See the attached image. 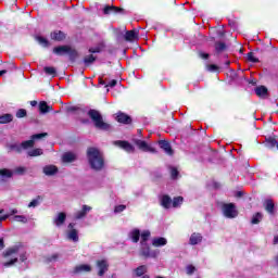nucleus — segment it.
Here are the masks:
<instances>
[{
    "label": "nucleus",
    "instance_id": "obj_1",
    "mask_svg": "<svg viewBox=\"0 0 278 278\" xmlns=\"http://www.w3.org/2000/svg\"><path fill=\"white\" fill-rule=\"evenodd\" d=\"M87 160L92 170H103V166H105V161L103 160V154L101 153V151H99V149L89 148L87 150Z\"/></svg>",
    "mask_w": 278,
    "mask_h": 278
},
{
    "label": "nucleus",
    "instance_id": "obj_2",
    "mask_svg": "<svg viewBox=\"0 0 278 278\" xmlns=\"http://www.w3.org/2000/svg\"><path fill=\"white\" fill-rule=\"evenodd\" d=\"M18 253H21V245H14L12 248H9L4 252V257H9L10 261L2 263V265L5 268H10V266H14V264H16V262H18V256H17Z\"/></svg>",
    "mask_w": 278,
    "mask_h": 278
},
{
    "label": "nucleus",
    "instance_id": "obj_3",
    "mask_svg": "<svg viewBox=\"0 0 278 278\" xmlns=\"http://www.w3.org/2000/svg\"><path fill=\"white\" fill-rule=\"evenodd\" d=\"M88 116L91 118L97 129H102L103 131H108V129H110V124L103 122V116H101V113H99V111L89 110Z\"/></svg>",
    "mask_w": 278,
    "mask_h": 278
},
{
    "label": "nucleus",
    "instance_id": "obj_4",
    "mask_svg": "<svg viewBox=\"0 0 278 278\" xmlns=\"http://www.w3.org/2000/svg\"><path fill=\"white\" fill-rule=\"evenodd\" d=\"M53 53L55 55H68L70 60H75L77 58V50L71 48L70 46H59L53 48Z\"/></svg>",
    "mask_w": 278,
    "mask_h": 278
},
{
    "label": "nucleus",
    "instance_id": "obj_5",
    "mask_svg": "<svg viewBox=\"0 0 278 278\" xmlns=\"http://www.w3.org/2000/svg\"><path fill=\"white\" fill-rule=\"evenodd\" d=\"M222 214L225 218H236L238 217V208L233 203H224L222 204Z\"/></svg>",
    "mask_w": 278,
    "mask_h": 278
},
{
    "label": "nucleus",
    "instance_id": "obj_6",
    "mask_svg": "<svg viewBox=\"0 0 278 278\" xmlns=\"http://www.w3.org/2000/svg\"><path fill=\"white\" fill-rule=\"evenodd\" d=\"M139 255L142 257H157V255H160V251L151 250L149 243H140Z\"/></svg>",
    "mask_w": 278,
    "mask_h": 278
},
{
    "label": "nucleus",
    "instance_id": "obj_7",
    "mask_svg": "<svg viewBox=\"0 0 278 278\" xmlns=\"http://www.w3.org/2000/svg\"><path fill=\"white\" fill-rule=\"evenodd\" d=\"M132 142L136 144V147H138L140 151H143L144 153H157L155 148L147 143L144 140L134 139Z\"/></svg>",
    "mask_w": 278,
    "mask_h": 278
},
{
    "label": "nucleus",
    "instance_id": "obj_8",
    "mask_svg": "<svg viewBox=\"0 0 278 278\" xmlns=\"http://www.w3.org/2000/svg\"><path fill=\"white\" fill-rule=\"evenodd\" d=\"M96 268L98 269V276L103 277L110 270V263L105 258H100L96 262Z\"/></svg>",
    "mask_w": 278,
    "mask_h": 278
},
{
    "label": "nucleus",
    "instance_id": "obj_9",
    "mask_svg": "<svg viewBox=\"0 0 278 278\" xmlns=\"http://www.w3.org/2000/svg\"><path fill=\"white\" fill-rule=\"evenodd\" d=\"M46 136H47V132L33 135L29 140L22 142V149H24V150L31 149V147H34V144H36V140L46 138Z\"/></svg>",
    "mask_w": 278,
    "mask_h": 278
},
{
    "label": "nucleus",
    "instance_id": "obj_10",
    "mask_svg": "<svg viewBox=\"0 0 278 278\" xmlns=\"http://www.w3.org/2000/svg\"><path fill=\"white\" fill-rule=\"evenodd\" d=\"M67 229V240H71L72 242H79V232L75 229V224H70Z\"/></svg>",
    "mask_w": 278,
    "mask_h": 278
},
{
    "label": "nucleus",
    "instance_id": "obj_11",
    "mask_svg": "<svg viewBox=\"0 0 278 278\" xmlns=\"http://www.w3.org/2000/svg\"><path fill=\"white\" fill-rule=\"evenodd\" d=\"M113 144H115V147H119V149H123L126 153H134V151H136V148L128 141L117 140L114 141Z\"/></svg>",
    "mask_w": 278,
    "mask_h": 278
},
{
    "label": "nucleus",
    "instance_id": "obj_12",
    "mask_svg": "<svg viewBox=\"0 0 278 278\" xmlns=\"http://www.w3.org/2000/svg\"><path fill=\"white\" fill-rule=\"evenodd\" d=\"M89 212H92V207L88 205H83V208L74 214V218L76 220H81V218H86Z\"/></svg>",
    "mask_w": 278,
    "mask_h": 278
},
{
    "label": "nucleus",
    "instance_id": "obj_13",
    "mask_svg": "<svg viewBox=\"0 0 278 278\" xmlns=\"http://www.w3.org/2000/svg\"><path fill=\"white\" fill-rule=\"evenodd\" d=\"M92 271V266L88 264H80L74 267V275H81V273H91Z\"/></svg>",
    "mask_w": 278,
    "mask_h": 278
},
{
    "label": "nucleus",
    "instance_id": "obj_14",
    "mask_svg": "<svg viewBox=\"0 0 278 278\" xmlns=\"http://www.w3.org/2000/svg\"><path fill=\"white\" fill-rule=\"evenodd\" d=\"M201 242H203V235L200 232L191 233L189 238V244H191V247H197V244H201Z\"/></svg>",
    "mask_w": 278,
    "mask_h": 278
},
{
    "label": "nucleus",
    "instance_id": "obj_15",
    "mask_svg": "<svg viewBox=\"0 0 278 278\" xmlns=\"http://www.w3.org/2000/svg\"><path fill=\"white\" fill-rule=\"evenodd\" d=\"M159 147L161 149H163V151L167 154V155H173V148L170 147V143L166 140H161L159 141Z\"/></svg>",
    "mask_w": 278,
    "mask_h": 278
},
{
    "label": "nucleus",
    "instance_id": "obj_16",
    "mask_svg": "<svg viewBox=\"0 0 278 278\" xmlns=\"http://www.w3.org/2000/svg\"><path fill=\"white\" fill-rule=\"evenodd\" d=\"M168 244V240L164 237H155L152 239V245L160 248V247H166Z\"/></svg>",
    "mask_w": 278,
    "mask_h": 278
},
{
    "label": "nucleus",
    "instance_id": "obj_17",
    "mask_svg": "<svg viewBox=\"0 0 278 278\" xmlns=\"http://www.w3.org/2000/svg\"><path fill=\"white\" fill-rule=\"evenodd\" d=\"M53 223H54L55 227H62V225H64V223H66V213H59L54 217Z\"/></svg>",
    "mask_w": 278,
    "mask_h": 278
},
{
    "label": "nucleus",
    "instance_id": "obj_18",
    "mask_svg": "<svg viewBox=\"0 0 278 278\" xmlns=\"http://www.w3.org/2000/svg\"><path fill=\"white\" fill-rule=\"evenodd\" d=\"M43 174L48 177H53V175L58 174V167L55 165H46L43 167Z\"/></svg>",
    "mask_w": 278,
    "mask_h": 278
},
{
    "label": "nucleus",
    "instance_id": "obj_19",
    "mask_svg": "<svg viewBox=\"0 0 278 278\" xmlns=\"http://www.w3.org/2000/svg\"><path fill=\"white\" fill-rule=\"evenodd\" d=\"M255 93L261 99H266L268 97V88L265 86H258L255 88Z\"/></svg>",
    "mask_w": 278,
    "mask_h": 278
},
{
    "label": "nucleus",
    "instance_id": "obj_20",
    "mask_svg": "<svg viewBox=\"0 0 278 278\" xmlns=\"http://www.w3.org/2000/svg\"><path fill=\"white\" fill-rule=\"evenodd\" d=\"M50 37H51V40H56V42H62V40L66 38V35H64V33L61 30H55L51 33Z\"/></svg>",
    "mask_w": 278,
    "mask_h": 278
},
{
    "label": "nucleus",
    "instance_id": "obj_21",
    "mask_svg": "<svg viewBox=\"0 0 278 278\" xmlns=\"http://www.w3.org/2000/svg\"><path fill=\"white\" fill-rule=\"evenodd\" d=\"M125 40H127V42H134V40H138V31L137 30L126 31Z\"/></svg>",
    "mask_w": 278,
    "mask_h": 278
},
{
    "label": "nucleus",
    "instance_id": "obj_22",
    "mask_svg": "<svg viewBox=\"0 0 278 278\" xmlns=\"http://www.w3.org/2000/svg\"><path fill=\"white\" fill-rule=\"evenodd\" d=\"M116 121L117 123H124L125 125H129V123H131V117H129L125 113H118L116 116Z\"/></svg>",
    "mask_w": 278,
    "mask_h": 278
},
{
    "label": "nucleus",
    "instance_id": "obj_23",
    "mask_svg": "<svg viewBox=\"0 0 278 278\" xmlns=\"http://www.w3.org/2000/svg\"><path fill=\"white\" fill-rule=\"evenodd\" d=\"M161 205L165 210H168V208H170V205H173V200L168 195H162L161 197Z\"/></svg>",
    "mask_w": 278,
    "mask_h": 278
},
{
    "label": "nucleus",
    "instance_id": "obj_24",
    "mask_svg": "<svg viewBox=\"0 0 278 278\" xmlns=\"http://www.w3.org/2000/svg\"><path fill=\"white\" fill-rule=\"evenodd\" d=\"M76 160H77V155L73 152L64 153L62 156V161L65 162L66 164L71 162H75Z\"/></svg>",
    "mask_w": 278,
    "mask_h": 278
},
{
    "label": "nucleus",
    "instance_id": "obj_25",
    "mask_svg": "<svg viewBox=\"0 0 278 278\" xmlns=\"http://www.w3.org/2000/svg\"><path fill=\"white\" fill-rule=\"evenodd\" d=\"M128 236L130 240H132V242L135 243H138L140 241V230L138 228L132 229Z\"/></svg>",
    "mask_w": 278,
    "mask_h": 278
},
{
    "label": "nucleus",
    "instance_id": "obj_26",
    "mask_svg": "<svg viewBox=\"0 0 278 278\" xmlns=\"http://www.w3.org/2000/svg\"><path fill=\"white\" fill-rule=\"evenodd\" d=\"M151 238V231L149 230H143L141 232V240L140 244H149V239Z\"/></svg>",
    "mask_w": 278,
    "mask_h": 278
},
{
    "label": "nucleus",
    "instance_id": "obj_27",
    "mask_svg": "<svg viewBox=\"0 0 278 278\" xmlns=\"http://www.w3.org/2000/svg\"><path fill=\"white\" fill-rule=\"evenodd\" d=\"M11 220H15V223H22L23 225H27V223H29V219H27V216L25 215H15L11 218Z\"/></svg>",
    "mask_w": 278,
    "mask_h": 278
},
{
    "label": "nucleus",
    "instance_id": "obj_28",
    "mask_svg": "<svg viewBox=\"0 0 278 278\" xmlns=\"http://www.w3.org/2000/svg\"><path fill=\"white\" fill-rule=\"evenodd\" d=\"M265 210L268 214H275V203H273V200L265 201Z\"/></svg>",
    "mask_w": 278,
    "mask_h": 278
},
{
    "label": "nucleus",
    "instance_id": "obj_29",
    "mask_svg": "<svg viewBox=\"0 0 278 278\" xmlns=\"http://www.w3.org/2000/svg\"><path fill=\"white\" fill-rule=\"evenodd\" d=\"M42 153H43L42 149L36 148V149L28 151L27 155L29 157H38V156L42 155Z\"/></svg>",
    "mask_w": 278,
    "mask_h": 278
},
{
    "label": "nucleus",
    "instance_id": "obj_30",
    "mask_svg": "<svg viewBox=\"0 0 278 278\" xmlns=\"http://www.w3.org/2000/svg\"><path fill=\"white\" fill-rule=\"evenodd\" d=\"M12 114H4L0 116V125H7V123H12Z\"/></svg>",
    "mask_w": 278,
    "mask_h": 278
},
{
    "label": "nucleus",
    "instance_id": "obj_31",
    "mask_svg": "<svg viewBox=\"0 0 278 278\" xmlns=\"http://www.w3.org/2000/svg\"><path fill=\"white\" fill-rule=\"evenodd\" d=\"M39 110L41 114H47L48 112H51V106L47 104V102L42 101L39 103Z\"/></svg>",
    "mask_w": 278,
    "mask_h": 278
},
{
    "label": "nucleus",
    "instance_id": "obj_32",
    "mask_svg": "<svg viewBox=\"0 0 278 278\" xmlns=\"http://www.w3.org/2000/svg\"><path fill=\"white\" fill-rule=\"evenodd\" d=\"M17 213H18V210L12 208L8 214L0 216V223H3V220H8V218H10V216H15V214H17Z\"/></svg>",
    "mask_w": 278,
    "mask_h": 278
},
{
    "label": "nucleus",
    "instance_id": "obj_33",
    "mask_svg": "<svg viewBox=\"0 0 278 278\" xmlns=\"http://www.w3.org/2000/svg\"><path fill=\"white\" fill-rule=\"evenodd\" d=\"M103 12L104 14H118V12H121V9L116 7H105Z\"/></svg>",
    "mask_w": 278,
    "mask_h": 278
},
{
    "label": "nucleus",
    "instance_id": "obj_34",
    "mask_svg": "<svg viewBox=\"0 0 278 278\" xmlns=\"http://www.w3.org/2000/svg\"><path fill=\"white\" fill-rule=\"evenodd\" d=\"M43 71H45L46 75H50L51 77H55V75L58 73L55 71V67H53V66H46V67H43Z\"/></svg>",
    "mask_w": 278,
    "mask_h": 278
},
{
    "label": "nucleus",
    "instance_id": "obj_35",
    "mask_svg": "<svg viewBox=\"0 0 278 278\" xmlns=\"http://www.w3.org/2000/svg\"><path fill=\"white\" fill-rule=\"evenodd\" d=\"M137 277H142L147 273V265H141L135 269Z\"/></svg>",
    "mask_w": 278,
    "mask_h": 278
},
{
    "label": "nucleus",
    "instance_id": "obj_36",
    "mask_svg": "<svg viewBox=\"0 0 278 278\" xmlns=\"http://www.w3.org/2000/svg\"><path fill=\"white\" fill-rule=\"evenodd\" d=\"M10 151H15L16 153H21V151H23V146L22 143H13L9 146Z\"/></svg>",
    "mask_w": 278,
    "mask_h": 278
},
{
    "label": "nucleus",
    "instance_id": "obj_37",
    "mask_svg": "<svg viewBox=\"0 0 278 278\" xmlns=\"http://www.w3.org/2000/svg\"><path fill=\"white\" fill-rule=\"evenodd\" d=\"M35 38H36L37 42L39 45H41V47H49V40H47V38L41 37V36H37Z\"/></svg>",
    "mask_w": 278,
    "mask_h": 278
},
{
    "label": "nucleus",
    "instance_id": "obj_38",
    "mask_svg": "<svg viewBox=\"0 0 278 278\" xmlns=\"http://www.w3.org/2000/svg\"><path fill=\"white\" fill-rule=\"evenodd\" d=\"M94 60H97V58L92 54L85 56L84 59V63L86 64V66H90V64H92V62H94Z\"/></svg>",
    "mask_w": 278,
    "mask_h": 278
},
{
    "label": "nucleus",
    "instance_id": "obj_39",
    "mask_svg": "<svg viewBox=\"0 0 278 278\" xmlns=\"http://www.w3.org/2000/svg\"><path fill=\"white\" fill-rule=\"evenodd\" d=\"M266 147H268L269 149H275V147H277V140H275L274 138L266 139Z\"/></svg>",
    "mask_w": 278,
    "mask_h": 278
},
{
    "label": "nucleus",
    "instance_id": "obj_40",
    "mask_svg": "<svg viewBox=\"0 0 278 278\" xmlns=\"http://www.w3.org/2000/svg\"><path fill=\"white\" fill-rule=\"evenodd\" d=\"M181 203H184V198L181 197L174 198V200L172 201L173 207H179Z\"/></svg>",
    "mask_w": 278,
    "mask_h": 278
},
{
    "label": "nucleus",
    "instance_id": "obj_41",
    "mask_svg": "<svg viewBox=\"0 0 278 278\" xmlns=\"http://www.w3.org/2000/svg\"><path fill=\"white\" fill-rule=\"evenodd\" d=\"M215 49H216L217 53H222V51H225L227 49V46L223 42H216Z\"/></svg>",
    "mask_w": 278,
    "mask_h": 278
},
{
    "label": "nucleus",
    "instance_id": "obj_42",
    "mask_svg": "<svg viewBox=\"0 0 278 278\" xmlns=\"http://www.w3.org/2000/svg\"><path fill=\"white\" fill-rule=\"evenodd\" d=\"M263 216L262 213H256L253 217H252V225H257L260 224V222L262 220Z\"/></svg>",
    "mask_w": 278,
    "mask_h": 278
},
{
    "label": "nucleus",
    "instance_id": "obj_43",
    "mask_svg": "<svg viewBox=\"0 0 278 278\" xmlns=\"http://www.w3.org/2000/svg\"><path fill=\"white\" fill-rule=\"evenodd\" d=\"M169 173L172 179H177L179 177V170H177L176 167H170Z\"/></svg>",
    "mask_w": 278,
    "mask_h": 278
},
{
    "label": "nucleus",
    "instance_id": "obj_44",
    "mask_svg": "<svg viewBox=\"0 0 278 278\" xmlns=\"http://www.w3.org/2000/svg\"><path fill=\"white\" fill-rule=\"evenodd\" d=\"M125 210H127V206L125 204H119V205L115 206L114 213L121 214V212H125Z\"/></svg>",
    "mask_w": 278,
    "mask_h": 278
},
{
    "label": "nucleus",
    "instance_id": "obj_45",
    "mask_svg": "<svg viewBox=\"0 0 278 278\" xmlns=\"http://www.w3.org/2000/svg\"><path fill=\"white\" fill-rule=\"evenodd\" d=\"M0 176L10 178V177H12V170H10V169H0Z\"/></svg>",
    "mask_w": 278,
    "mask_h": 278
},
{
    "label": "nucleus",
    "instance_id": "obj_46",
    "mask_svg": "<svg viewBox=\"0 0 278 278\" xmlns=\"http://www.w3.org/2000/svg\"><path fill=\"white\" fill-rule=\"evenodd\" d=\"M25 116H27V111H26V110L20 109V110L16 112V117H17V118H25Z\"/></svg>",
    "mask_w": 278,
    "mask_h": 278
},
{
    "label": "nucleus",
    "instance_id": "obj_47",
    "mask_svg": "<svg viewBox=\"0 0 278 278\" xmlns=\"http://www.w3.org/2000/svg\"><path fill=\"white\" fill-rule=\"evenodd\" d=\"M40 205V198H37L33 200L30 203H28V207H38Z\"/></svg>",
    "mask_w": 278,
    "mask_h": 278
},
{
    "label": "nucleus",
    "instance_id": "obj_48",
    "mask_svg": "<svg viewBox=\"0 0 278 278\" xmlns=\"http://www.w3.org/2000/svg\"><path fill=\"white\" fill-rule=\"evenodd\" d=\"M59 258H60V254L54 253L47 257V262H58Z\"/></svg>",
    "mask_w": 278,
    "mask_h": 278
},
{
    "label": "nucleus",
    "instance_id": "obj_49",
    "mask_svg": "<svg viewBox=\"0 0 278 278\" xmlns=\"http://www.w3.org/2000/svg\"><path fill=\"white\" fill-rule=\"evenodd\" d=\"M194 270H197V268H195L194 266H192V265H188V266L186 267V273H187V275H193V274H194Z\"/></svg>",
    "mask_w": 278,
    "mask_h": 278
},
{
    "label": "nucleus",
    "instance_id": "obj_50",
    "mask_svg": "<svg viewBox=\"0 0 278 278\" xmlns=\"http://www.w3.org/2000/svg\"><path fill=\"white\" fill-rule=\"evenodd\" d=\"M248 60L249 62H258L257 58H255V54L253 52L248 53Z\"/></svg>",
    "mask_w": 278,
    "mask_h": 278
},
{
    "label": "nucleus",
    "instance_id": "obj_51",
    "mask_svg": "<svg viewBox=\"0 0 278 278\" xmlns=\"http://www.w3.org/2000/svg\"><path fill=\"white\" fill-rule=\"evenodd\" d=\"M206 70L210 71V73H215V71H218V66L211 64L206 66Z\"/></svg>",
    "mask_w": 278,
    "mask_h": 278
},
{
    "label": "nucleus",
    "instance_id": "obj_52",
    "mask_svg": "<svg viewBox=\"0 0 278 278\" xmlns=\"http://www.w3.org/2000/svg\"><path fill=\"white\" fill-rule=\"evenodd\" d=\"M118 84L116 79L111 80L108 85H105V88H114Z\"/></svg>",
    "mask_w": 278,
    "mask_h": 278
},
{
    "label": "nucleus",
    "instance_id": "obj_53",
    "mask_svg": "<svg viewBox=\"0 0 278 278\" xmlns=\"http://www.w3.org/2000/svg\"><path fill=\"white\" fill-rule=\"evenodd\" d=\"M101 52V48L97 47V48H90L89 49V53H100Z\"/></svg>",
    "mask_w": 278,
    "mask_h": 278
},
{
    "label": "nucleus",
    "instance_id": "obj_54",
    "mask_svg": "<svg viewBox=\"0 0 278 278\" xmlns=\"http://www.w3.org/2000/svg\"><path fill=\"white\" fill-rule=\"evenodd\" d=\"M20 260H21V262H26V260H27V253L22 252V253L20 254Z\"/></svg>",
    "mask_w": 278,
    "mask_h": 278
},
{
    "label": "nucleus",
    "instance_id": "obj_55",
    "mask_svg": "<svg viewBox=\"0 0 278 278\" xmlns=\"http://www.w3.org/2000/svg\"><path fill=\"white\" fill-rule=\"evenodd\" d=\"M200 58H202V60H207L210 58V54L201 52Z\"/></svg>",
    "mask_w": 278,
    "mask_h": 278
},
{
    "label": "nucleus",
    "instance_id": "obj_56",
    "mask_svg": "<svg viewBox=\"0 0 278 278\" xmlns=\"http://www.w3.org/2000/svg\"><path fill=\"white\" fill-rule=\"evenodd\" d=\"M15 173H17L18 175H21V173H25V167H17L15 169Z\"/></svg>",
    "mask_w": 278,
    "mask_h": 278
},
{
    "label": "nucleus",
    "instance_id": "obj_57",
    "mask_svg": "<svg viewBox=\"0 0 278 278\" xmlns=\"http://www.w3.org/2000/svg\"><path fill=\"white\" fill-rule=\"evenodd\" d=\"M30 105L33 106V108H36V105H38V102L37 101H30Z\"/></svg>",
    "mask_w": 278,
    "mask_h": 278
},
{
    "label": "nucleus",
    "instance_id": "obj_58",
    "mask_svg": "<svg viewBox=\"0 0 278 278\" xmlns=\"http://www.w3.org/2000/svg\"><path fill=\"white\" fill-rule=\"evenodd\" d=\"M99 84H100L101 86H105V80L102 79V78H100V79H99Z\"/></svg>",
    "mask_w": 278,
    "mask_h": 278
},
{
    "label": "nucleus",
    "instance_id": "obj_59",
    "mask_svg": "<svg viewBox=\"0 0 278 278\" xmlns=\"http://www.w3.org/2000/svg\"><path fill=\"white\" fill-rule=\"evenodd\" d=\"M5 245L3 244V239H0V250L3 249Z\"/></svg>",
    "mask_w": 278,
    "mask_h": 278
},
{
    "label": "nucleus",
    "instance_id": "obj_60",
    "mask_svg": "<svg viewBox=\"0 0 278 278\" xmlns=\"http://www.w3.org/2000/svg\"><path fill=\"white\" fill-rule=\"evenodd\" d=\"M274 244H278V236L274 237Z\"/></svg>",
    "mask_w": 278,
    "mask_h": 278
},
{
    "label": "nucleus",
    "instance_id": "obj_61",
    "mask_svg": "<svg viewBox=\"0 0 278 278\" xmlns=\"http://www.w3.org/2000/svg\"><path fill=\"white\" fill-rule=\"evenodd\" d=\"M5 73H8V71H5V70L0 71V77H1V75H5Z\"/></svg>",
    "mask_w": 278,
    "mask_h": 278
},
{
    "label": "nucleus",
    "instance_id": "obj_62",
    "mask_svg": "<svg viewBox=\"0 0 278 278\" xmlns=\"http://www.w3.org/2000/svg\"><path fill=\"white\" fill-rule=\"evenodd\" d=\"M3 212H4V210L1 208V210H0V217L3 216V215H1V214H3Z\"/></svg>",
    "mask_w": 278,
    "mask_h": 278
},
{
    "label": "nucleus",
    "instance_id": "obj_63",
    "mask_svg": "<svg viewBox=\"0 0 278 278\" xmlns=\"http://www.w3.org/2000/svg\"><path fill=\"white\" fill-rule=\"evenodd\" d=\"M142 278H149V276H148V275H144Z\"/></svg>",
    "mask_w": 278,
    "mask_h": 278
},
{
    "label": "nucleus",
    "instance_id": "obj_64",
    "mask_svg": "<svg viewBox=\"0 0 278 278\" xmlns=\"http://www.w3.org/2000/svg\"><path fill=\"white\" fill-rule=\"evenodd\" d=\"M226 64H227V66H229V62H227Z\"/></svg>",
    "mask_w": 278,
    "mask_h": 278
}]
</instances>
